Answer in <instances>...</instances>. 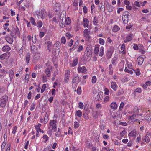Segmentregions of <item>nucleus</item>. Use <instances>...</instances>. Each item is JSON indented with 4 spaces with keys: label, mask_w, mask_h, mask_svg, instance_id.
Returning <instances> with one entry per match:
<instances>
[{
    "label": "nucleus",
    "mask_w": 151,
    "mask_h": 151,
    "mask_svg": "<svg viewBox=\"0 0 151 151\" xmlns=\"http://www.w3.org/2000/svg\"><path fill=\"white\" fill-rule=\"evenodd\" d=\"M78 44V41H77L76 42V44L73 45V47L72 49H70V50H74L77 47Z\"/></svg>",
    "instance_id": "864d4df0"
},
{
    "label": "nucleus",
    "mask_w": 151,
    "mask_h": 151,
    "mask_svg": "<svg viewBox=\"0 0 151 151\" xmlns=\"http://www.w3.org/2000/svg\"><path fill=\"white\" fill-rule=\"evenodd\" d=\"M45 35V33L44 32H40L39 33V36L40 38H42Z\"/></svg>",
    "instance_id": "680f3d73"
},
{
    "label": "nucleus",
    "mask_w": 151,
    "mask_h": 151,
    "mask_svg": "<svg viewBox=\"0 0 151 151\" xmlns=\"http://www.w3.org/2000/svg\"><path fill=\"white\" fill-rule=\"evenodd\" d=\"M104 91H105V92H104L105 94L106 95H109V91L108 88H105L104 89Z\"/></svg>",
    "instance_id": "c03bdc74"
},
{
    "label": "nucleus",
    "mask_w": 151,
    "mask_h": 151,
    "mask_svg": "<svg viewBox=\"0 0 151 151\" xmlns=\"http://www.w3.org/2000/svg\"><path fill=\"white\" fill-rule=\"evenodd\" d=\"M37 24V26L38 27H41L43 25L42 22L41 21H38L36 24Z\"/></svg>",
    "instance_id": "393cba45"
},
{
    "label": "nucleus",
    "mask_w": 151,
    "mask_h": 151,
    "mask_svg": "<svg viewBox=\"0 0 151 151\" xmlns=\"http://www.w3.org/2000/svg\"><path fill=\"white\" fill-rule=\"evenodd\" d=\"M97 80L95 76H93L92 79V83H96Z\"/></svg>",
    "instance_id": "473e14b6"
},
{
    "label": "nucleus",
    "mask_w": 151,
    "mask_h": 151,
    "mask_svg": "<svg viewBox=\"0 0 151 151\" xmlns=\"http://www.w3.org/2000/svg\"><path fill=\"white\" fill-rule=\"evenodd\" d=\"M78 71L79 73H84L85 74V73L87 71V69L85 67L83 66L82 67H78Z\"/></svg>",
    "instance_id": "423d86ee"
},
{
    "label": "nucleus",
    "mask_w": 151,
    "mask_h": 151,
    "mask_svg": "<svg viewBox=\"0 0 151 151\" xmlns=\"http://www.w3.org/2000/svg\"><path fill=\"white\" fill-rule=\"evenodd\" d=\"M144 139L145 140V141L147 143L150 140L149 138L147 136H145Z\"/></svg>",
    "instance_id": "3c124183"
},
{
    "label": "nucleus",
    "mask_w": 151,
    "mask_h": 151,
    "mask_svg": "<svg viewBox=\"0 0 151 151\" xmlns=\"http://www.w3.org/2000/svg\"><path fill=\"white\" fill-rule=\"evenodd\" d=\"M79 126V123L78 122H74V128H78Z\"/></svg>",
    "instance_id": "2f4dec72"
},
{
    "label": "nucleus",
    "mask_w": 151,
    "mask_h": 151,
    "mask_svg": "<svg viewBox=\"0 0 151 151\" xmlns=\"http://www.w3.org/2000/svg\"><path fill=\"white\" fill-rule=\"evenodd\" d=\"M110 107L113 109H116L117 108V106L115 102H112L110 105Z\"/></svg>",
    "instance_id": "6ab92c4d"
},
{
    "label": "nucleus",
    "mask_w": 151,
    "mask_h": 151,
    "mask_svg": "<svg viewBox=\"0 0 151 151\" xmlns=\"http://www.w3.org/2000/svg\"><path fill=\"white\" fill-rule=\"evenodd\" d=\"M65 35L67 37H68V39H70L72 37L70 34L69 33H66Z\"/></svg>",
    "instance_id": "69168bd1"
},
{
    "label": "nucleus",
    "mask_w": 151,
    "mask_h": 151,
    "mask_svg": "<svg viewBox=\"0 0 151 151\" xmlns=\"http://www.w3.org/2000/svg\"><path fill=\"white\" fill-rule=\"evenodd\" d=\"M65 23L64 24L63 22V20H62V22L60 24V26L61 28H63L65 26Z\"/></svg>",
    "instance_id": "a18cd8bd"
},
{
    "label": "nucleus",
    "mask_w": 151,
    "mask_h": 151,
    "mask_svg": "<svg viewBox=\"0 0 151 151\" xmlns=\"http://www.w3.org/2000/svg\"><path fill=\"white\" fill-rule=\"evenodd\" d=\"M100 51L99 55L102 57L103 55L104 52V49L103 47L102 46L100 47Z\"/></svg>",
    "instance_id": "a211bd4d"
},
{
    "label": "nucleus",
    "mask_w": 151,
    "mask_h": 151,
    "mask_svg": "<svg viewBox=\"0 0 151 151\" xmlns=\"http://www.w3.org/2000/svg\"><path fill=\"white\" fill-rule=\"evenodd\" d=\"M30 21L31 23L34 26L36 25V23L35 22V20L33 17H31L30 18Z\"/></svg>",
    "instance_id": "aec40b11"
},
{
    "label": "nucleus",
    "mask_w": 151,
    "mask_h": 151,
    "mask_svg": "<svg viewBox=\"0 0 151 151\" xmlns=\"http://www.w3.org/2000/svg\"><path fill=\"white\" fill-rule=\"evenodd\" d=\"M117 59V58L116 57H114L112 59V63L113 64H114L115 63V62L116 61Z\"/></svg>",
    "instance_id": "79ce46f5"
},
{
    "label": "nucleus",
    "mask_w": 151,
    "mask_h": 151,
    "mask_svg": "<svg viewBox=\"0 0 151 151\" xmlns=\"http://www.w3.org/2000/svg\"><path fill=\"white\" fill-rule=\"evenodd\" d=\"M33 84L35 86H37L38 88H36V90L38 92H39V91H40V85L39 84L38 85H36V84L35 83H33Z\"/></svg>",
    "instance_id": "37998d69"
},
{
    "label": "nucleus",
    "mask_w": 151,
    "mask_h": 151,
    "mask_svg": "<svg viewBox=\"0 0 151 151\" xmlns=\"http://www.w3.org/2000/svg\"><path fill=\"white\" fill-rule=\"evenodd\" d=\"M83 12L85 14H86L87 12V8L85 6H84L83 7Z\"/></svg>",
    "instance_id": "13d9d810"
},
{
    "label": "nucleus",
    "mask_w": 151,
    "mask_h": 151,
    "mask_svg": "<svg viewBox=\"0 0 151 151\" xmlns=\"http://www.w3.org/2000/svg\"><path fill=\"white\" fill-rule=\"evenodd\" d=\"M83 3L82 0H80L79 6H83Z\"/></svg>",
    "instance_id": "338daca9"
},
{
    "label": "nucleus",
    "mask_w": 151,
    "mask_h": 151,
    "mask_svg": "<svg viewBox=\"0 0 151 151\" xmlns=\"http://www.w3.org/2000/svg\"><path fill=\"white\" fill-rule=\"evenodd\" d=\"M71 23V20L69 17H67L65 19V24L66 25H69Z\"/></svg>",
    "instance_id": "f3484780"
},
{
    "label": "nucleus",
    "mask_w": 151,
    "mask_h": 151,
    "mask_svg": "<svg viewBox=\"0 0 151 151\" xmlns=\"http://www.w3.org/2000/svg\"><path fill=\"white\" fill-rule=\"evenodd\" d=\"M8 100V97L5 96L2 97L0 100V106L2 107H4L6 105Z\"/></svg>",
    "instance_id": "f03ea898"
},
{
    "label": "nucleus",
    "mask_w": 151,
    "mask_h": 151,
    "mask_svg": "<svg viewBox=\"0 0 151 151\" xmlns=\"http://www.w3.org/2000/svg\"><path fill=\"white\" fill-rule=\"evenodd\" d=\"M120 29L119 27L117 25H115L114 26L112 30L114 32H116L118 31Z\"/></svg>",
    "instance_id": "5701e85b"
},
{
    "label": "nucleus",
    "mask_w": 151,
    "mask_h": 151,
    "mask_svg": "<svg viewBox=\"0 0 151 151\" xmlns=\"http://www.w3.org/2000/svg\"><path fill=\"white\" fill-rule=\"evenodd\" d=\"M90 34V31L87 29H85L83 31V34Z\"/></svg>",
    "instance_id": "09e8293b"
},
{
    "label": "nucleus",
    "mask_w": 151,
    "mask_h": 151,
    "mask_svg": "<svg viewBox=\"0 0 151 151\" xmlns=\"http://www.w3.org/2000/svg\"><path fill=\"white\" fill-rule=\"evenodd\" d=\"M70 74V72L69 70H66L65 71V77L69 78Z\"/></svg>",
    "instance_id": "cd10ccee"
},
{
    "label": "nucleus",
    "mask_w": 151,
    "mask_h": 151,
    "mask_svg": "<svg viewBox=\"0 0 151 151\" xmlns=\"http://www.w3.org/2000/svg\"><path fill=\"white\" fill-rule=\"evenodd\" d=\"M99 50V47H96L94 50V52L95 54H97L98 53Z\"/></svg>",
    "instance_id": "e433bc0d"
},
{
    "label": "nucleus",
    "mask_w": 151,
    "mask_h": 151,
    "mask_svg": "<svg viewBox=\"0 0 151 151\" xmlns=\"http://www.w3.org/2000/svg\"><path fill=\"white\" fill-rule=\"evenodd\" d=\"M48 120V116H45L44 118V123L45 124L47 122Z\"/></svg>",
    "instance_id": "603ef678"
},
{
    "label": "nucleus",
    "mask_w": 151,
    "mask_h": 151,
    "mask_svg": "<svg viewBox=\"0 0 151 151\" xmlns=\"http://www.w3.org/2000/svg\"><path fill=\"white\" fill-rule=\"evenodd\" d=\"M124 106V104L123 102H121L120 104V106L119 107V109L120 110H121L123 108V107Z\"/></svg>",
    "instance_id": "6e6d98bb"
},
{
    "label": "nucleus",
    "mask_w": 151,
    "mask_h": 151,
    "mask_svg": "<svg viewBox=\"0 0 151 151\" xmlns=\"http://www.w3.org/2000/svg\"><path fill=\"white\" fill-rule=\"evenodd\" d=\"M9 76L10 77V79H12L13 78L14 76V72L12 71H10L9 74Z\"/></svg>",
    "instance_id": "4c0bfd02"
},
{
    "label": "nucleus",
    "mask_w": 151,
    "mask_h": 151,
    "mask_svg": "<svg viewBox=\"0 0 151 151\" xmlns=\"http://www.w3.org/2000/svg\"><path fill=\"white\" fill-rule=\"evenodd\" d=\"M111 88L114 90L116 91L117 88V86L115 82H112L111 85Z\"/></svg>",
    "instance_id": "9d476101"
},
{
    "label": "nucleus",
    "mask_w": 151,
    "mask_h": 151,
    "mask_svg": "<svg viewBox=\"0 0 151 151\" xmlns=\"http://www.w3.org/2000/svg\"><path fill=\"white\" fill-rule=\"evenodd\" d=\"M132 34H130L126 37V38L129 41H131L132 39Z\"/></svg>",
    "instance_id": "7c9ffc66"
},
{
    "label": "nucleus",
    "mask_w": 151,
    "mask_h": 151,
    "mask_svg": "<svg viewBox=\"0 0 151 151\" xmlns=\"http://www.w3.org/2000/svg\"><path fill=\"white\" fill-rule=\"evenodd\" d=\"M114 143L115 145H119L120 144L119 142L118 141V140L114 141Z\"/></svg>",
    "instance_id": "774afa93"
},
{
    "label": "nucleus",
    "mask_w": 151,
    "mask_h": 151,
    "mask_svg": "<svg viewBox=\"0 0 151 151\" xmlns=\"http://www.w3.org/2000/svg\"><path fill=\"white\" fill-rule=\"evenodd\" d=\"M84 24L83 26L84 27H87L88 25L89 21L86 18H84L83 20Z\"/></svg>",
    "instance_id": "ddd939ff"
},
{
    "label": "nucleus",
    "mask_w": 151,
    "mask_h": 151,
    "mask_svg": "<svg viewBox=\"0 0 151 151\" xmlns=\"http://www.w3.org/2000/svg\"><path fill=\"white\" fill-rule=\"evenodd\" d=\"M30 53H29L26 54V61L27 64L29 63V62L30 61Z\"/></svg>",
    "instance_id": "dca6fc26"
},
{
    "label": "nucleus",
    "mask_w": 151,
    "mask_h": 151,
    "mask_svg": "<svg viewBox=\"0 0 151 151\" xmlns=\"http://www.w3.org/2000/svg\"><path fill=\"white\" fill-rule=\"evenodd\" d=\"M136 135L137 131L135 129H134L128 134V136L129 138H130L132 137H135Z\"/></svg>",
    "instance_id": "0eeeda50"
},
{
    "label": "nucleus",
    "mask_w": 151,
    "mask_h": 151,
    "mask_svg": "<svg viewBox=\"0 0 151 151\" xmlns=\"http://www.w3.org/2000/svg\"><path fill=\"white\" fill-rule=\"evenodd\" d=\"M11 48L8 45H6L4 47L2 48V50L3 51H8L10 50Z\"/></svg>",
    "instance_id": "4468645a"
},
{
    "label": "nucleus",
    "mask_w": 151,
    "mask_h": 151,
    "mask_svg": "<svg viewBox=\"0 0 151 151\" xmlns=\"http://www.w3.org/2000/svg\"><path fill=\"white\" fill-rule=\"evenodd\" d=\"M78 63V58H76L74 59L73 63L71 64L72 67H73L76 66Z\"/></svg>",
    "instance_id": "9b49d317"
},
{
    "label": "nucleus",
    "mask_w": 151,
    "mask_h": 151,
    "mask_svg": "<svg viewBox=\"0 0 151 151\" xmlns=\"http://www.w3.org/2000/svg\"><path fill=\"white\" fill-rule=\"evenodd\" d=\"M126 133V131L125 130L122 131L120 134V136L122 137H123Z\"/></svg>",
    "instance_id": "49530a36"
},
{
    "label": "nucleus",
    "mask_w": 151,
    "mask_h": 151,
    "mask_svg": "<svg viewBox=\"0 0 151 151\" xmlns=\"http://www.w3.org/2000/svg\"><path fill=\"white\" fill-rule=\"evenodd\" d=\"M82 114V112L80 110L77 111L76 113V115L79 117L81 116Z\"/></svg>",
    "instance_id": "bb28decb"
},
{
    "label": "nucleus",
    "mask_w": 151,
    "mask_h": 151,
    "mask_svg": "<svg viewBox=\"0 0 151 151\" xmlns=\"http://www.w3.org/2000/svg\"><path fill=\"white\" fill-rule=\"evenodd\" d=\"M101 94V93H99L96 96L95 99L97 101H99L100 100H101L102 99V97L101 96H100V94Z\"/></svg>",
    "instance_id": "4be33fe9"
},
{
    "label": "nucleus",
    "mask_w": 151,
    "mask_h": 151,
    "mask_svg": "<svg viewBox=\"0 0 151 151\" xmlns=\"http://www.w3.org/2000/svg\"><path fill=\"white\" fill-rule=\"evenodd\" d=\"M11 35L13 37H14L15 35H16L19 36V30L17 26L15 28H13L11 30Z\"/></svg>",
    "instance_id": "7ed1b4c3"
},
{
    "label": "nucleus",
    "mask_w": 151,
    "mask_h": 151,
    "mask_svg": "<svg viewBox=\"0 0 151 151\" xmlns=\"http://www.w3.org/2000/svg\"><path fill=\"white\" fill-rule=\"evenodd\" d=\"M31 50L33 52H35L37 50L36 47L34 45H32L31 46Z\"/></svg>",
    "instance_id": "c85d7f7f"
},
{
    "label": "nucleus",
    "mask_w": 151,
    "mask_h": 151,
    "mask_svg": "<svg viewBox=\"0 0 151 151\" xmlns=\"http://www.w3.org/2000/svg\"><path fill=\"white\" fill-rule=\"evenodd\" d=\"M45 72L48 77H49L50 76L51 73L50 69L48 68H46L45 70Z\"/></svg>",
    "instance_id": "412c9836"
},
{
    "label": "nucleus",
    "mask_w": 151,
    "mask_h": 151,
    "mask_svg": "<svg viewBox=\"0 0 151 151\" xmlns=\"http://www.w3.org/2000/svg\"><path fill=\"white\" fill-rule=\"evenodd\" d=\"M92 54V49L91 47H86V49L84 57L85 59H90Z\"/></svg>",
    "instance_id": "f257e3e1"
},
{
    "label": "nucleus",
    "mask_w": 151,
    "mask_h": 151,
    "mask_svg": "<svg viewBox=\"0 0 151 151\" xmlns=\"http://www.w3.org/2000/svg\"><path fill=\"white\" fill-rule=\"evenodd\" d=\"M43 138L44 139H46L45 142L48 140L49 137L47 135H44L43 136Z\"/></svg>",
    "instance_id": "052dcab7"
},
{
    "label": "nucleus",
    "mask_w": 151,
    "mask_h": 151,
    "mask_svg": "<svg viewBox=\"0 0 151 151\" xmlns=\"http://www.w3.org/2000/svg\"><path fill=\"white\" fill-rule=\"evenodd\" d=\"M10 55V52H8L4 53L0 55V58L1 60H3L5 58H9Z\"/></svg>",
    "instance_id": "39448f33"
},
{
    "label": "nucleus",
    "mask_w": 151,
    "mask_h": 151,
    "mask_svg": "<svg viewBox=\"0 0 151 151\" xmlns=\"http://www.w3.org/2000/svg\"><path fill=\"white\" fill-rule=\"evenodd\" d=\"M99 43L101 45H104V40L102 38L99 39Z\"/></svg>",
    "instance_id": "a19ab883"
},
{
    "label": "nucleus",
    "mask_w": 151,
    "mask_h": 151,
    "mask_svg": "<svg viewBox=\"0 0 151 151\" xmlns=\"http://www.w3.org/2000/svg\"><path fill=\"white\" fill-rule=\"evenodd\" d=\"M90 34H83V36L86 41L88 42L89 41L90 38H91V37L90 35Z\"/></svg>",
    "instance_id": "f8f14e48"
},
{
    "label": "nucleus",
    "mask_w": 151,
    "mask_h": 151,
    "mask_svg": "<svg viewBox=\"0 0 151 151\" xmlns=\"http://www.w3.org/2000/svg\"><path fill=\"white\" fill-rule=\"evenodd\" d=\"M78 107L80 109H83V103L80 102L78 103Z\"/></svg>",
    "instance_id": "8fccbe9b"
},
{
    "label": "nucleus",
    "mask_w": 151,
    "mask_h": 151,
    "mask_svg": "<svg viewBox=\"0 0 151 151\" xmlns=\"http://www.w3.org/2000/svg\"><path fill=\"white\" fill-rule=\"evenodd\" d=\"M137 60L138 62V65H141L143 63L144 61V59L142 57H139L137 58Z\"/></svg>",
    "instance_id": "2eb2a0df"
},
{
    "label": "nucleus",
    "mask_w": 151,
    "mask_h": 151,
    "mask_svg": "<svg viewBox=\"0 0 151 151\" xmlns=\"http://www.w3.org/2000/svg\"><path fill=\"white\" fill-rule=\"evenodd\" d=\"M42 80L44 82H46L47 81V78L46 76H42Z\"/></svg>",
    "instance_id": "e2e57ef3"
},
{
    "label": "nucleus",
    "mask_w": 151,
    "mask_h": 151,
    "mask_svg": "<svg viewBox=\"0 0 151 151\" xmlns=\"http://www.w3.org/2000/svg\"><path fill=\"white\" fill-rule=\"evenodd\" d=\"M78 95H80L81 92V87H78V88L77 90L76 91Z\"/></svg>",
    "instance_id": "72a5a7b5"
},
{
    "label": "nucleus",
    "mask_w": 151,
    "mask_h": 151,
    "mask_svg": "<svg viewBox=\"0 0 151 151\" xmlns=\"http://www.w3.org/2000/svg\"><path fill=\"white\" fill-rule=\"evenodd\" d=\"M133 70L135 72V73L137 76H139L140 74V71L139 69H137L135 70Z\"/></svg>",
    "instance_id": "f704fd0d"
},
{
    "label": "nucleus",
    "mask_w": 151,
    "mask_h": 151,
    "mask_svg": "<svg viewBox=\"0 0 151 151\" xmlns=\"http://www.w3.org/2000/svg\"><path fill=\"white\" fill-rule=\"evenodd\" d=\"M80 79L78 76H74L72 81V85H73L75 83H78L80 81Z\"/></svg>",
    "instance_id": "6e6552de"
},
{
    "label": "nucleus",
    "mask_w": 151,
    "mask_h": 151,
    "mask_svg": "<svg viewBox=\"0 0 151 151\" xmlns=\"http://www.w3.org/2000/svg\"><path fill=\"white\" fill-rule=\"evenodd\" d=\"M146 119L148 121H149V120H151V116H150V114H147V118H146Z\"/></svg>",
    "instance_id": "0e129e2a"
},
{
    "label": "nucleus",
    "mask_w": 151,
    "mask_h": 151,
    "mask_svg": "<svg viewBox=\"0 0 151 151\" xmlns=\"http://www.w3.org/2000/svg\"><path fill=\"white\" fill-rule=\"evenodd\" d=\"M124 71L125 72H127L129 73L130 74H132L133 73V72L132 71V70H130L128 69L127 67L125 68L124 69Z\"/></svg>",
    "instance_id": "58836bf2"
},
{
    "label": "nucleus",
    "mask_w": 151,
    "mask_h": 151,
    "mask_svg": "<svg viewBox=\"0 0 151 151\" xmlns=\"http://www.w3.org/2000/svg\"><path fill=\"white\" fill-rule=\"evenodd\" d=\"M61 134V129L59 128L58 129V132L56 133L55 135L58 136L60 135Z\"/></svg>",
    "instance_id": "5fc2aeb1"
},
{
    "label": "nucleus",
    "mask_w": 151,
    "mask_h": 151,
    "mask_svg": "<svg viewBox=\"0 0 151 151\" xmlns=\"http://www.w3.org/2000/svg\"><path fill=\"white\" fill-rule=\"evenodd\" d=\"M98 23V19L96 17H94L93 20V24L95 25H96Z\"/></svg>",
    "instance_id": "ea45409f"
},
{
    "label": "nucleus",
    "mask_w": 151,
    "mask_h": 151,
    "mask_svg": "<svg viewBox=\"0 0 151 151\" xmlns=\"http://www.w3.org/2000/svg\"><path fill=\"white\" fill-rule=\"evenodd\" d=\"M142 92V90L141 88H137L135 91V92H138L139 93H140Z\"/></svg>",
    "instance_id": "de8ad7c7"
},
{
    "label": "nucleus",
    "mask_w": 151,
    "mask_h": 151,
    "mask_svg": "<svg viewBox=\"0 0 151 151\" xmlns=\"http://www.w3.org/2000/svg\"><path fill=\"white\" fill-rule=\"evenodd\" d=\"M83 47L82 46H79L77 50L78 52H81L83 50Z\"/></svg>",
    "instance_id": "4d7b16f0"
},
{
    "label": "nucleus",
    "mask_w": 151,
    "mask_h": 151,
    "mask_svg": "<svg viewBox=\"0 0 151 151\" xmlns=\"http://www.w3.org/2000/svg\"><path fill=\"white\" fill-rule=\"evenodd\" d=\"M119 124L120 125L126 126L127 125V123L125 122H121L119 123Z\"/></svg>",
    "instance_id": "bf43d9fd"
},
{
    "label": "nucleus",
    "mask_w": 151,
    "mask_h": 151,
    "mask_svg": "<svg viewBox=\"0 0 151 151\" xmlns=\"http://www.w3.org/2000/svg\"><path fill=\"white\" fill-rule=\"evenodd\" d=\"M6 41L10 44H12L13 42V39L12 37H9L6 40Z\"/></svg>",
    "instance_id": "a878e982"
},
{
    "label": "nucleus",
    "mask_w": 151,
    "mask_h": 151,
    "mask_svg": "<svg viewBox=\"0 0 151 151\" xmlns=\"http://www.w3.org/2000/svg\"><path fill=\"white\" fill-rule=\"evenodd\" d=\"M41 125V124L39 123L37 125H36L35 126V127L36 129V131H41V129L40 128V127Z\"/></svg>",
    "instance_id": "b1692460"
},
{
    "label": "nucleus",
    "mask_w": 151,
    "mask_h": 151,
    "mask_svg": "<svg viewBox=\"0 0 151 151\" xmlns=\"http://www.w3.org/2000/svg\"><path fill=\"white\" fill-rule=\"evenodd\" d=\"M66 42V40L65 37H62L61 39V43H63V44H65Z\"/></svg>",
    "instance_id": "c9c22d12"
},
{
    "label": "nucleus",
    "mask_w": 151,
    "mask_h": 151,
    "mask_svg": "<svg viewBox=\"0 0 151 151\" xmlns=\"http://www.w3.org/2000/svg\"><path fill=\"white\" fill-rule=\"evenodd\" d=\"M46 88V84H44L42 88V89L41 91V93H43L45 90Z\"/></svg>",
    "instance_id": "c756f323"
},
{
    "label": "nucleus",
    "mask_w": 151,
    "mask_h": 151,
    "mask_svg": "<svg viewBox=\"0 0 151 151\" xmlns=\"http://www.w3.org/2000/svg\"><path fill=\"white\" fill-rule=\"evenodd\" d=\"M41 17L42 19H44L45 17L47 14L45 11L44 9H42L41 11Z\"/></svg>",
    "instance_id": "1a4fd4ad"
},
{
    "label": "nucleus",
    "mask_w": 151,
    "mask_h": 151,
    "mask_svg": "<svg viewBox=\"0 0 151 151\" xmlns=\"http://www.w3.org/2000/svg\"><path fill=\"white\" fill-rule=\"evenodd\" d=\"M56 120H51L50 121V126H52V129L50 131L51 132H54L56 130Z\"/></svg>",
    "instance_id": "20e7f679"
}]
</instances>
